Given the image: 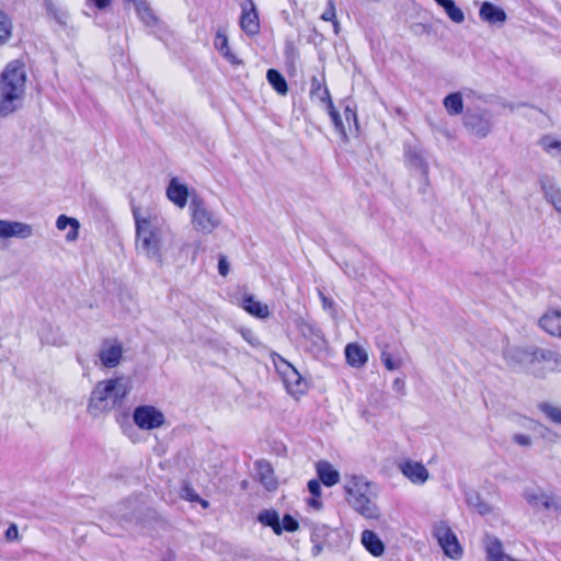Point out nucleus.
Returning <instances> with one entry per match:
<instances>
[{
    "mask_svg": "<svg viewBox=\"0 0 561 561\" xmlns=\"http://www.w3.org/2000/svg\"><path fill=\"white\" fill-rule=\"evenodd\" d=\"M26 71L20 60L10 61L0 75V116L5 117L22 107L25 96Z\"/></svg>",
    "mask_w": 561,
    "mask_h": 561,
    "instance_id": "nucleus-1",
    "label": "nucleus"
},
{
    "mask_svg": "<svg viewBox=\"0 0 561 561\" xmlns=\"http://www.w3.org/2000/svg\"><path fill=\"white\" fill-rule=\"evenodd\" d=\"M134 218L136 225L137 251L149 259L161 262L163 225L156 218H141L136 210H134Z\"/></svg>",
    "mask_w": 561,
    "mask_h": 561,
    "instance_id": "nucleus-2",
    "label": "nucleus"
},
{
    "mask_svg": "<svg viewBox=\"0 0 561 561\" xmlns=\"http://www.w3.org/2000/svg\"><path fill=\"white\" fill-rule=\"evenodd\" d=\"M129 391V380L125 377L100 381L91 393L89 409L95 411L115 409L123 403Z\"/></svg>",
    "mask_w": 561,
    "mask_h": 561,
    "instance_id": "nucleus-3",
    "label": "nucleus"
},
{
    "mask_svg": "<svg viewBox=\"0 0 561 561\" xmlns=\"http://www.w3.org/2000/svg\"><path fill=\"white\" fill-rule=\"evenodd\" d=\"M343 488L346 501L358 514L368 519L379 518L380 512L371 497L370 483L363 476L346 477Z\"/></svg>",
    "mask_w": 561,
    "mask_h": 561,
    "instance_id": "nucleus-4",
    "label": "nucleus"
},
{
    "mask_svg": "<svg viewBox=\"0 0 561 561\" xmlns=\"http://www.w3.org/2000/svg\"><path fill=\"white\" fill-rule=\"evenodd\" d=\"M188 208L194 230L208 234L220 226V217L199 196H192Z\"/></svg>",
    "mask_w": 561,
    "mask_h": 561,
    "instance_id": "nucleus-5",
    "label": "nucleus"
},
{
    "mask_svg": "<svg viewBox=\"0 0 561 561\" xmlns=\"http://www.w3.org/2000/svg\"><path fill=\"white\" fill-rule=\"evenodd\" d=\"M537 346L510 347L503 353L506 364L514 370L536 371Z\"/></svg>",
    "mask_w": 561,
    "mask_h": 561,
    "instance_id": "nucleus-6",
    "label": "nucleus"
},
{
    "mask_svg": "<svg viewBox=\"0 0 561 561\" xmlns=\"http://www.w3.org/2000/svg\"><path fill=\"white\" fill-rule=\"evenodd\" d=\"M523 497L527 504L536 512H553L561 514V506L554 496L546 493L540 488H527L523 492Z\"/></svg>",
    "mask_w": 561,
    "mask_h": 561,
    "instance_id": "nucleus-7",
    "label": "nucleus"
},
{
    "mask_svg": "<svg viewBox=\"0 0 561 561\" xmlns=\"http://www.w3.org/2000/svg\"><path fill=\"white\" fill-rule=\"evenodd\" d=\"M134 423L144 431H152L165 423L164 414L153 405H138L133 412Z\"/></svg>",
    "mask_w": 561,
    "mask_h": 561,
    "instance_id": "nucleus-8",
    "label": "nucleus"
},
{
    "mask_svg": "<svg viewBox=\"0 0 561 561\" xmlns=\"http://www.w3.org/2000/svg\"><path fill=\"white\" fill-rule=\"evenodd\" d=\"M433 535L437 539L445 554L451 559L460 558L462 550L458 539L451 528L445 522H439L434 526Z\"/></svg>",
    "mask_w": 561,
    "mask_h": 561,
    "instance_id": "nucleus-9",
    "label": "nucleus"
},
{
    "mask_svg": "<svg viewBox=\"0 0 561 561\" xmlns=\"http://www.w3.org/2000/svg\"><path fill=\"white\" fill-rule=\"evenodd\" d=\"M310 94L311 98H316L321 103L325 104L328 113L334 124L335 129L343 136H346L344 123L341 118L340 113L335 110L333 105L328 88L323 87L316 77L311 81Z\"/></svg>",
    "mask_w": 561,
    "mask_h": 561,
    "instance_id": "nucleus-10",
    "label": "nucleus"
},
{
    "mask_svg": "<svg viewBox=\"0 0 561 561\" xmlns=\"http://www.w3.org/2000/svg\"><path fill=\"white\" fill-rule=\"evenodd\" d=\"M463 125L472 135L484 138L492 128L491 115L488 112L467 111L463 116Z\"/></svg>",
    "mask_w": 561,
    "mask_h": 561,
    "instance_id": "nucleus-11",
    "label": "nucleus"
},
{
    "mask_svg": "<svg viewBox=\"0 0 561 561\" xmlns=\"http://www.w3.org/2000/svg\"><path fill=\"white\" fill-rule=\"evenodd\" d=\"M241 10V30L250 36L256 35L260 32V22L254 2L252 0H245V5H243Z\"/></svg>",
    "mask_w": 561,
    "mask_h": 561,
    "instance_id": "nucleus-12",
    "label": "nucleus"
},
{
    "mask_svg": "<svg viewBox=\"0 0 561 561\" xmlns=\"http://www.w3.org/2000/svg\"><path fill=\"white\" fill-rule=\"evenodd\" d=\"M123 356L122 344L117 341L105 340L99 352V357L103 366L107 368L116 367Z\"/></svg>",
    "mask_w": 561,
    "mask_h": 561,
    "instance_id": "nucleus-13",
    "label": "nucleus"
},
{
    "mask_svg": "<svg viewBox=\"0 0 561 561\" xmlns=\"http://www.w3.org/2000/svg\"><path fill=\"white\" fill-rule=\"evenodd\" d=\"M400 471L412 483L422 485L430 477L428 470L421 462L405 460L399 465Z\"/></svg>",
    "mask_w": 561,
    "mask_h": 561,
    "instance_id": "nucleus-14",
    "label": "nucleus"
},
{
    "mask_svg": "<svg viewBox=\"0 0 561 561\" xmlns=\"http://www.w3.org/2000/svg\"><path fill=\"white\" fill-rule=\"evenodd\" d=\"M479 16L483 22L490 25L502 26L507 20L505 11L502 8L489 1L482 2L479 10Z\"/></svg>",
    "mask_w": 561,
    "mask_h": 561,
    "instance_id": "nucleus-15",
    "label": "nucleus"
},
{
    "mask_svg": "<svg viewBox=\"0 0 561 561\" xmlns=\"http://www.w3.org/2000/svg\"><path fill=\"white\" fill-rule=\"evenodd\" d=\"M539 183L546 199L553 205L556 210L561 213V191L557 186L554 179L543 174L539 178Z\"/></svg>",
    "mask_w": 561,
    "mask_h": 561,
    "instance_id": "nucleus-16",
    "label": "nucleus"
},
{
    "mask_svg": "<svg viewBox=\"0 0 561 561\" xmlns=\"http://www.w3.org/2000/svg\"><path fill=\"white\" fill-rule=\"evenodd\" d=\"M167 196L178 207L183 208L187 204L188 188L176 178H172L167 187Z\"/></svg>",
    "mask_w": 561,
    "mask_h": 561,
    "instance_id": "nucleus-17",
    "label": "nucleus"
},
{
    "mask_svg": "<svg viewBox=\"0 0 561 561\" xmlns=\"http://www.w3.org/2000/svg\"><path fill=\"white\" fill-rule=\"evenodd\" d=\"M404 157L410 168L419 171L424 176L427 175L428 165L420 148L407 146L404 149Z\"/></svg>",
    "mask_w": 561,
    "mask_h": 561,
    "instance_id": "nucleus-18",
    "label": "nucleus"
},
{
    "mask_svg": "<svg viewBox=\"0 0 561 561\" xmlns=\"http://www.w3.org/2000/svg\"><path fill=\"white\" fill-rule=\"evenodd\" d=\"M255 469L259 481L267 491H274L277 489L278 483L270 462L263 460L256 461Z\"/></svg>",
    "mask_w": 561,
    "mask_h": 561,
    "instance_id": "nucleus-19",
    "label": "nucleus"
},
{
    "mask_svg": "<svg viewBox=\"0 0 561 561\" xmlns=\"http://www.w3.org/2000/svg\"><path fill=\"white\" fill-rule=\"evenodd\" d=\"M541 363L545 364V368L549 371H561V354L556 351L538 347L536 365Z\"/></svg>",
    "mask_w": 561,
    "mask_h": 561,
    "instance_id": "nucleus-20",
    "label": "nucleus"
},
{
    "mask_svg": "<svg viewBox=\"0 0 561 561\" xmlns=\"http://www.w3.org/2000/svg\"><path fill=\"white\" fill-rule=\"evenodd\" d=\"M316 470L319 481L325 486H333L340 481V473L327 460H320L316 463Z\"/></svg>",
    "mask_w": 561,
    "mask_h": 561,
    "instance_id": "nucleus-21",
    "label": "nucleus"
},
{
    "mask_svg": "<svg viewBox=\"0 0 561 561\" xmlns=\"http://www.w3.org/2000/svg\"><path fill=\"white\" fill-rule=\"evenodd\" d=\"M539 325L550 335L561 337V311L547 312L539 319Z\"/></svg>",
    "mask_w": 561,
    "mask_h": 561,
    "instance_id": "nucleus-22",
    "label": "nucleus"
},
{
    "mask_svg": "<svg viewBox=\"0 0 561 561\" xmlns=\"http://www.w3.org/2000/svg\"><path fill=\"white\" fill-rule=\"evenodd\" d=\"M360 540L365 549L374 557H380L383 554L385 545L373 530H364L362 533Z\"/></svg>",
    "mask_w": 561,
    "mask_h": 561,
    "instance_id": "nucleus-23",
    "label": "nucleus"
},
{
    "mask_svg": "<svg viewBox=\"0 0 561 561\" xmlns=\"http://www.w3.org/2000/svg\"><path fill=\"white\" fill-rule=\"evenodd\" d=\"M214 45L216 49L232 65H239L241 61L229 48L228 36L224 31L218 30L215 36Z\"/></svg>",
    "mask_w": 561,
    "mask_h": 561,
    "instance_id": "nucleus-24",
    "label": "nucleus"
},
{
    "mask_svg": "<svg viewBox=\"0 0 561 561\" xmlns=\"http://www.w3.org/2000/svg\"><path fill=\"white\" fill-rule=\"evenodd\" d=\"M242 307L247 312L260 319H265L270 316L268 306L255 300L252 295L243 297Z\"/></svg>",
    "mask_w": 561,
    "mask_h": 561,
    "instance_id": "nucleus-25",
    "label": "nucleus"
},
{
    "mask_svg": "<svg viewBox=\"0 0 561 561\" xmlns=\"http://www.w3.org/2000/svg\"><path fill=\"white\" fill-rule=\"evenodd\" d=\"M345 357L347 363L353 367H362L367 360L368 356L366 351L358 344H348L345 347Z\"/></svg>",
    "mask_w": 561,
    "mask_h": 561,
    "instance_id": "nucleus-26",
    "label": "nucleus"
},
{
    "mask_svg": "<svg viewBox=\"0 0 561 561\" xmlns=\"http://www.w3.org/2000/svg\"><path fill=\"white\" fill-rule=\"evenodd\" d=\"M135 10L138 18L147 26L153 27L158 24L159 18L156 15L154 11L152 10L147 0H144L142 2L137 4L135 7Z\"/></svg>",
    "mask_w": 561,
    "mask_h": 561,
    "instance_id": "nucleus-27",
    "label": "nucleus"
},
{
    "mask_svg": "<svg viewBox=\"0 0 561 561\" xmlns=\"http://www.w3.org/2000/svg\"><path fill=\"white\" fill-rule=\"evenodd\" d=\"M257 520L267 527H271L276 535L282 534L279 515L275 510H263L257 515Z\"/></svg>",
    "mask_w": 561,
    "mask_h": 561,
    "instance_id": "nucleus-28",
    "label": "nucleus"
},
{
    "mask_svg": "<svg viewBox=\"0 0 561 561\" xmlns=\"http://www.w3.org/2000/svg\"><path fill=\"white\" fill-rule=\"evenodd\" d=\"M465 499L468 506L474 508L480 515H485L491 512V506L481 499L477 491H466Z\"/></svg>",
    "mask_w": 561,
    "mask_h": 561,
    "instance_id": "nucleus-29",
    "label": "nucleus"
},
{
    "mask_svg": "<svg viewBox=\"0 0 561 561\" xmlns=\"http://www.w3.org/2000/svg\"><path fill=\"white\" fill-rule=\"evenodd\" d=\"M538 144L548 154L553 158H557L559 154H561V138L557 139L554 136L547 134L539 139Z\"/></svg>",
    "mask_w": 561,
    "mask_h": 561,
    "instance_id": "nucleus-30",
    "label": "nucleus"
},
{
    "mask_svg": "<svg viewBox=\"0 0 561 561\" xmlns=\"http://www.w3.org/2000/svg\"><path fill=\"white\" fill-rule=\"evenodd\" d=\"M266 79L278 94L285 95L288 92L287 82L278 70L268 69L266 72Z\"/></svg>",
    "mask_w": 561,
    "mask_h": 561,
    "instance_id": "nucleus-31",
    "label": "nucleus"
},
{
    "mask_svg": "<svg viewBox=\"0 0 561 561\" xmlns=\"http://www.w3.org/2000/svg\"><path fill=\"white\" fill-rule=\"evenodd\" d=\"M443 103L449 115H459L463 111V101L460 92L448 94Z\"/></svg>",
    "mask_w": 561,
    "mask_h": 561,
    "instance_id": "nucleus-32",
    "label": "nucleus"
},
{
    "mask_svg": "<svg viewBox=\"0 0 561 561\" xmlns=\"http://www.w3.org/2000/svg\"><path fill=\"white\" fill-rule=\"evenodd\" d=\"M45 9L47 14L51 16L56 23L62 27L67 26L69 20V13L67 10L58 8L51 0H45Z\"/></svg>",
    "mask_w": 561,
    "mask_h": 561,
    "instance_id": "nucleus-33",
    "label": "nucleus"
},
{
    "mask_svg": "<svg viewBox=\"0 0 561 561\" xmlns=\"http://www.w3.org/2000/svg\"><path fill=\"white\" fill-rule=\"evenodd\" d=\"M9 228L7 229V238L19 237L28 238L33 234V228L28 224L19 221H9Z\"/></svg>",
    "mask_w": 561,
    "mask_h": 561,
    "instance_id": "nucleus-34",
    "label": "nucleus"
},
{
    "mask_svg": "<svg viewBox=\"0 0 561 561\" xmlns=\"http://www.w3.org/2000/svg\"><path fill=\"white\" fill-rule=\"evenodd\" d=\"M13 23L11 18L0 10V47L5 45L12 37Z\"/></svg>",
    "mask_w": 561,
    "mask_h": 561,
    "instance_id": "nucleus-35",
    "label": "nucleus"
},
{
    "mask_svg": "<svg viewBox=\"0 0 561 561\" xmlns=\"http://www.w3.org/2000/svg\"><path fill=\"white\" fill-rule=\"evenodd\" d=\"M538 409L542 412L552 423L561 425V408L554 407L549 402H540Z\"/></svg>",
    "mask_w": 561,
    "mask_h": 561,
    "instance_id": "nucleus-36",
    "label": "nucleus"
},
{
    "mask_svg": "<svg viewBox=\"0 0 561 561\" xmlns=\"http://www.w3.org/2000/svg\"><path fill=\"white\" fill-rule=\"evenodd\" d=\"M442 8L453 22L460 24L465 21L462 10L456 5L454 0H447Z\"/></svg>",
    "mask_w": 561,
    "mask_h": 561,
    "instance_id": "nucleus-37",
    "label": "nucleus"
},
{
    "mask_svg": "<svg viewBox=\"0 0 561 561\" xmlns=\"http://www.w3.org/2000/svg\"><path fill=\"white\" fill-rule=\"evenodd\" d=\"M488 560L489 561H503V558L506 556L502 551V543L500 540L494 539L489 542L486 547Z\"/></svg>",
    "mask_w": 561,
    "mask_h": 561,
    "instance_id": "nucleus-38",
    "label": "nucleus"
},
{
    "mask_svg": "<svg viewBox=\"0 0 561 561\" xmlns=\"http://www.w3.org/2000/svg\"><path fill=\"white\" fill-rule=\"evenodd\" d=\"M289 368L290 373L286 374L285 383L289 390L300 391L299 386L301 382V377L293 366H289Z\"/></svg>",
    "mask_w": 561,
    "mask_h": 561,
    "instance_id": "nucleus-39",
    "label": "nucleus"
},
{
    "mask_svg": "<svg viewBox=\"0 0 561 561\" xmlns=\"http://www.w3.org/2000/svg\"><path fill=\"white\" fill-rule=\"evenodd\" d=\"M321 19L323 21L333 22L334 32L335 34L339 33V22L335 19V8L332 0H329L327 9L321 14Z\"/></svg>",
    "mask_w": 561,
    "mask_h": 561,
    "instance_id": "nucleus-40",
    "label": "nucleus"
},
{
    "mask_svg": "<svg viewBox=\"0 0 561 561\" xmlns=\"http://www.w3.org/2000/svg\"><path fill=\"white\" fill-rule=\"evenodd\" d=\"M329 528L325 525H314L311 533V541H323L329 536Z\"/></svg>",
    "mask_w": 561,
    "mask_h": 561,
    "instance_id": "nucleus-41",
    "label": "nucleus"
},
{
    "mask_svg": "<svg viewBox=\"0 0 561 561\" xmlns=\"http://www.w3.org/2000/svg\"><path fill=\"white\" fill-rule=\"evenodd\" d=\"M282 531L294 533L299 528V523L289 514H285L280 522Z\"/></svg>",
    "mask_w": 561,
    "mask_h": 561,
    "instance_id": "nucleus-42",
    "label": "nucleus"
},
{
    "mask_svg": "<svg viewBox=\"0 0 561 561\" xmlns=\"http://www.w3.org/2000/svg\"><path fill=\"white\" fill-rule=\"evenodd\" d=\"M68 226L71 228H79V221L66 215H60L56 220L57 229L65 230Z\"/></svg>",
    "mask_w": 561,
    "mask_h": 561,
    "instance_id": "nucleus-43",
    "label": "nucleus"
},
{
    "mask_svg": "<svg viewBox=\"0 0 561 561\" xmlns=\"http://www.w3.org/2000/svg\"><path fill=\"white\" fill-rule=\"evenodd\" d=\"M183 496L184 499L191 501V502H199L203 507H208V502L206 500H202L199 495L194 491L193 488L190 485H185L183 488Z\"/></svg>",
    "mask_w": 561,
    "mask_h": 561,
    "instance_id": "nucleus-44",
    "label": "nucleus"
},
{
    "mask_svg": "<svg viewBox=\"0 0 561 561\" xmlns=\"http://www.w3.org/2000/svg\"><path fill=\"white\" fill-rule=\"evenodd\" d=\"M380 358L388 370H396L400 368V360H394L389 352L382 351Z\"/></svg>",
    "mask_w": 561,
    "mask_h": 561,
    "instance_id": "nucleus-45",
    "label": "nucleus"
},
{
    "mask_svg": "<svg viewBox=\"0 0 561 561\" xmlns=\"http://www.w3.org/2000/svg\"><path fill=\"white\" fill-rule=\"evenodd\" d=\"M318 294H319V297H320V300L322 302V307L324 310H328L330 312H334L335 309H334V301L333 299L327 297L322 290H318Z\"/></svg>",
    "mask_w": 561,
    "mask_h": 561,
    "instance_id": "nucleus-46",
    "label": "nucleus"
},
{
    "mask_svg": "<svg viewBox=\"0 0 561 561\" xmlns=\"http://www.w3.org/2000/svg\"><path fill=\"white\" fill-rule=\"evenodd\" d=\"M512 439L519 446L529 447L533 444L530 436L525 434H514Z\"/></svg>",
    "mask_w": 561,
    "mask_h": 561,
    "instance_id": "nucleus-47",
    "label": "nucleus"
},
{
    "mask_svg": "<svg viewBox=\"0 0 561 561\" xmlns=\"http://www.w3.org/2000/svg\"><path fill=\"white\" fill-rule=\"evenodd\" d=\"M308 491L312 496H321L320 481L312 479L308 482Z\"/></svg>",
    "mask_w": 561,
    "mask_h": 561,
    "instance_id": "nucleus-48",
    "label": "nucleus"
},
{
    "mask_svg": "<svg viewBox=\"0 0 561 561\" xmlns=\"http://www.w3.org/2000/svg\"><path fill=\"white\" fill-rule=\"evenodd\" d=\"M4 537L8 541H14L19 539V529L15 524H11L4 533Z\"/></svg>",
    "mask_w": 561,
    "mask_h": 561,
    "instance_id": "nucleus-49",
    "label": "nucleus"
},
{
    "mask_svg": "<svg viewBox=\"0 0 561 561\" xmlns=\"http://www.w3.org/2000/svg\"><path fill=\"white\" fill-rule=\"evenodd\" d=\"M218 272L221 276H227L229 273V262L225 255L219 256Z\"/></svg>",
    "mask_w": 561,
    "mask_h": 561,
    "instance_id": "nucleus-50",
    "label": "nucleus"
},
{
    "mask_svg": "<svg viewBox=\"0 0 561 561\" xmlns=\"http://www.w3.org/2000/svg\"><path fill=\"white\" fill-rule=\"evenodd\" d=\"M392 389L400 396L405 394V382L401 378H396L392 382Z\"/></svg>",
    "mask_w": 561,
    "mask_h": 561,
    "instance_id": "nucleus-51",
    "label": "nucleus"
},
{
    "mask_svg": "<svg viewBox=\"0 0 561 561\" xmlns=\"http://www.w3.org/2000/svg\"><path fill=\"white\" fill-rule=\"evenodd\" d=\"M344 116L348 124L351 123V121L356 123V113L350 106L345 107Z\"/></svg>",
    "mask_w": 561,
    "mask_h": 561,
    "instance_id": "nucleus-52",
    "label": "nucleus"
},
{
    "mask_svg": "<svg viewBox=\"0 0 561 561\" xmlns=\"http://www.w3.org/2000/svg\"><path fill=\"white\" fill-rule=\"evenodd\" d=\"M309 506L313 507L314 510H320L322 507V502L320 500V496H311L308 500Z\"/></svg>",
    "mask_w": 561,
    "mask_h": 561,
    "instance_id": "nucleus-53",
    "label": "nucleus"
},
{
    "mask_svg": "<svg viewBox=\"0 0 561 561\" xmlns=\"http://www.w3.org/2000/svg\"><path fill=\"white\" fill-rule=\"evenodd\" d=\"M322 541L313 542V546L311 548V553L313 557L319 556L322 552Z\"/></svg>",
    "mask_w": 561,
    "mask_h": 561,
    "instance_id": "nucleus-54",
    "label": "nucleus"
},
{
    "mask_svg": "<svg viewBox=\"0 0 561 561\" xmlns=\"http://www.w3.org/2000/svg\"><path fill=\"white\" fill-rule=\"evenodd\" d=\"M9 227L8 220H0V238H7V229Z\"/></svg>",
    "mask_w": 561,
    "mask_h": 561,
    "instance_id": "nucleus-55",
    "label": "nucleus"
},
{
    "mask_svg": "<svg viewBox=\"0 0 561 561\" xmlns=\"http://www.w3.org/2000/svg\"><path fill=\"white\" fill-rule=\"evenodd\" d=\"M79 228H71V230L67 233L66 239L68 241H75L78 238Z\"/></svg>",
    "mask_w": 561,
    "mask_h": 561,
    "instance_id": "nucleus-56",
    "label": "nucleus"
},
{
    "mask_svg": "<svg viewBox=\"0 0 561 561\" xmlns=\"http://www.w3.org/2000/svg\"><path fill=\"white\" fill-rule=\"evenodd\" d=\"M543 431H545V433H542L543 437H550L552 435L556 436V434L548 427H545Z\"/></svg>",
    "mask_w": 561,
    "mask_h": 561,
    "instance_id": "nucleus-57",
    "label": "nucleus"
},
{
    "mask_svg": "<svg viewBox=\"0 0 561 561\" xmlns=\"http://www.w3.org/2000/svg\"><path fill=\"white\" fill-rule=\"evenodd\" d=\"M124 2H127V3H133L134 7H136L137 4H139L140 2H142L144 0H123Z\"/></svg>",
    "mask_w": 561,
    "mask_h": 561,
    "instance_id": "nucleus-58",
    "label": "nucleus"
},
{
    "mask_svg": "<svg viewBox=\"0 0 561 561\" xmlns=\"http://www.w3.org/2000/svg\"><path fill=\"white\" fill-rule=\"evenodd\" d=\"M250 335H252V333L250 331H248L247 333H243V337L249 341L251 344H253L252 340L250 339Z\"/></svg>",
    "mask_w": 561,
    "mask_h": 561,
    "instance_id": "nucleus-59",
    "label": "nucleus"
},
{
    "mask_svg": "<svg viewBox=\"0 0 561 561\" xmlns=\"http://www.w3.org/2000/svg\"><path fill=\"white\" fill-rule=\"evenodd\" d=\"M438 5L443 7L447 0H434Z\"/></svg>",
    "mask_w": 561,
    "mask_h": 561,
    "instance_id": "nucleus-60",
    "label": "nucleus"
},
{
    "mask_svg": "<svg viewBox=\"0 0 561 561\" xmlns=\"http://www.w3.org/2000/svg\"><path fill=\"white\" fill-rule=\"evenodd\" d=\"M314 335H316L317 337H319V339H321V337H322V336H321V332H320V330H316V331H314Z\"/></svg>",
    "mask_w": 561,
    "mask_h": 561,
    "instance_id": "nucleus-61",
    "label": "nucleus"
}]
</instances>
